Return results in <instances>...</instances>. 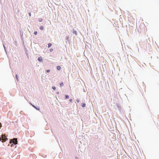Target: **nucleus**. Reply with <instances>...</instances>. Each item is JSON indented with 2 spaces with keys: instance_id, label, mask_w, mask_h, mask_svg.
I'll list each match as a JSON object with an SVG mask.
<instances>
[{
  "instance_id": "nucleus-1",
  "label": "nucleus",
  "mask_w": 159,
  "mask_h": 159,
  "mask_svg": "<svg viewBox=\"0 0 159 159\" xmlns=\"http://www.w3.org/2000/svg\"><path fill=\"white\" fill-rule=\"evenodd\" d=\"M13 143L14 144H16L17 143V139H11L10 141V143Z\"/></svg>"
},
{
  "instance_id": "nucleus-2",
  "label": "nucleus",
  "mask_w": 159,
  "mask_h": 159,
  "mask_svg": "<svg viewBox=\"0 0 159 159\" xmlns=\"http://www.w3.org/2000/svg\"><path fill=\"white\" fill-rule=\"evenodd\" d=\"M2 140L3 141H6L7 139L6 138V137L5 135H2Z\"/></svg>"
},
{
  "instance_id": "nucleus-3",
  "label": "nucleus",
  "mask_w": 159,
  "mask_h": 159,
  "mask_svg": "<svg viewBox=\"0 0 159 159\" xmlns=\"http://www.w3.org/2000/svg\"><path fill=\"white\" fill-rule=\"evenodd\" d=\"M38 60L40 62H42V61L43 59L41 57H39L38 58Z\"/></svg>"
},
{
  "instance_id": "nucleus-4",
  "label": "nucleus",
  "mask_w": 159,
  "mask_h": 159,
  "mask_svg": "<svg viewBox=\"0 0 159 159\" xmlns=\"http://www.w3.org/2000/svg\"><path fill=\"white\" fill-rule=\"evenodd\" d=\"M57 70H60L61 69V67L60 66H57Z\"/></svg>"
},
{
  "instance_id": "nucleus-5",
  "label": "nucleus",
  "mask_w": 159,
  "mask_h": 159,
  "mask_svg": "<svg viewBox=\"0 0 159 159\" xmlns=\"http://www.w3.org/2000/svg\"><path fill=\"white\" fill-rule=\"evenodd\" d=\"M40 29L41 30H43L44 29V27L43 26H41L40 27Z\"/></svg>"
},
{
  "instance_id": "nucleus-6",
  "label": "nucleus",
  "mask_w": 159,
  "mask_h": 159,
  "mask_svg": "<svg viewBox=\"0 0 159 159\" xmlns=\"http://www.w3.org/2000/svg\"><path fill=\"white\" fill-rule=\"evenodd\" d=\"M52 44L51 43H49L48 44V48L52 46Z\"/></svg>"
},
{
  "instance_id": "nucleus-7",
  "label": "nucleus",
  "mask_w": 159,
  "mask_h": 159,
  "mask_svg": "<svg viewBox=\"0 0 159 159\" xmlns=\"http://www.w3.org/2000/svg\"><path fill=\"white\" fill-rule=\"evenodd\" d=\"M60 86L61 87L63 86V83H61L60 84Z\"/></svg>"
},
{
  "instance_id": "nucleus-8",
  "label": "nucleus",
  "mask_w": 159,
  "mask_h": 159,
  "mask_svg": "<svg viewBox=\"0 0 159 159\" xmlns=\"http://www.w3.org/2000/svg\"><path fill=\"white\" fill-rule=\"evenodd\" d=\"M69 98V96L68 95H66L65 96V98L66 99H68Z\"/></svg>"
},
{
  "instance_id": "nucleus-9",
  "label": "nucleus",
  "mask_w": 159,
  "mask_h": 159,
  "mask_svg": "<svg viewBox=\"0 0 159 159\" xmlns=\"http://www.w3.org/2000/svg\"><path fill=\"white\" fill-rule=\"evenodd\" d=\"M52 89L54 90H55L56 89V87L54 86H53L52 87Z\"/></svg>"
},
{
  "instance_id": "nucleus-10",
  "label": "nucleus",
  "mask_w": 159,
  "mask_h": 159,
  "mask_svg": "<svg viewBox=\"0 0 159 159\" xmlns=\"http://www.w3.org/2000/svg\"><path fill=\"white\" fill-rule=\"evenodd\" d=\"M73 33L76 35V31H74L73 32Z\"/></svg>"
},
{
  "instance_id": "nucleus-11",
  "label": "nucleus",
  "mask_w": 159,
  "mask_h": 159,
  "mask_svg": "<svg viewBox=\"0 0 159 159\" xmlns=\"http://www.w3.org/2000/svg\"><path fill=\"white\" fill-rule=\"evenodd\" d=\"M37 33H37V31H35L34 32V34L35 35H37Z\"/></svg>"
},
{
  "instance_id": "nucleus-12",
  "label": "nucleus",
  "mask_w": 159,
  "mask_h": 159,
  "mask_svg": "<svg viewBox=\"0 0 159 159\" xmlns=\"http://www.w3.org/2000/svg\"><path fill=\"white\" fill-rule=\"evenodd\" d=\"M39 21H40V22H41V21H42V19H40L39 20Z\"/></svg>"
},
{
  "instance_id": "nucleus-13",
  "label": "nucleus",
  "mask_w": 159,
  "mask_h": 159,
  "mask_svg": "<svg viewBox=\"0 0 159 159\" xmlns=\"http://www.w3.org/2000/svg\"><path fill=\"white\" fill-rule=\"evenodd\" d=\"M53 50L52 48H51L50 49V52H52L53 51Z\"/></svg>"
},
{
  "instance_id": "nucleus-14",
  "label": "nucleus",
  "mask_w": 159,
  "mask_h": 159,
  "mask_svg": "<svg viewBox=\"0 0 159 159\" xmlns=\"http://www.w3.org/2000/svg\"><path fill=\"white\" fill-rule=\"evenodd\" d=\"M46 71L47 72H50V70H46Z\"/></svg>"
},
{
  "instance_id": "nucleus-15",
  "label": "nucleus",
  "mask_w": 159,
  "mask_h": 159,
  "mask_svg": "<svg viewBox=\"0 0 159 159\" xmlns=\"http://www.w3.org/2000/svg\"><path fill=\"white\" fill-rule=\"evenodd\" d=\"M85 104H83V106H83V107H85Z\"/></svg>"
},
{
  "instance_id": "nucleus-16",
  "label": "nucleus",
  "mask_w": 159,
  "mask_h": 159,
  "mask_svg": "<svg viewBox=\"0 0 159 159\" xmlns=\"http://www.w3.org/2000/svg\"><path fill=\"white\" fill-rule=\"evenodd\" d=\"M2 127V125L1 123H0V129L1 128V127Z\"/></svg>"
},
{
  "instance_id": "nucleus-17",
  "label": "nucleus",
  "mask_w": 159,
  "mask_h": 159,
  "mask_svg": "<svg viewBox=\"0 0 159 159\" xmlns=\"http://www.w3.org/2000/svg\"><path fill=\"white\" fill-rule=\"evenodd\" d=\"M72 99H70V100H69V101H70V102H72Z\"/></svg>"
},
{
  "instance_id": "nucleus-18",
  "label": "nucleus",
  "mask_w": 159,
  "mask_h": 159,
  "mask_svg": "<svg viewBox=\"0 0 159 159\" xmlns=\"http://www.w3.org/2000/svg\"><path fill=\"white\" fill-rule=\"evenodd\" d=\"M29 16H31V13H29Z\"/></svg>"
},
{
  "instance_id": "nucleus-19",
  "label": "nucleus",
  "mask_w": 159,
  "mask_h": 159,
  "mask_svg": "<svg viewBox=\"0 0 159 159\" xmlns=\"http://www.w3.org/2000/svg\"><path fill=\"white\" fill-rule=\"evenodd\" d=\"M2 140V138H0V141H1Z\"/></svg>"
},
{
  "instance_id": "nucleus-20",
  "label": "nucleus",
  "mask_w": 159,
  "mask_h": 159,
  "mask_svg": "<svg viewBox=\"0 0 159 159\" xmlns=\"http://www.w3.org/2000/svg\"><path fill=\"white\" fill-rule=\"evenodd\" d=\"M75 159H79V158L77 157H75Z\"/></svg>"
},
{
  "instance_id": "nucleus-21",
  "label": "nucleus",
  "mask_w": 159,
  "mask_h": 159,
  "mask_svg": "<svg viewBox=\"0 0 159 159\" xmlns=\"http://www.w3.org/2000/svg\"><path fill=\"white\" fill-rule=\"evenodd\" d=\"M16 79H17V75H16Z\"/></svg>"
},
{
  "instance_id": "nucleus-22",
  "label": "nucleus",
  "mask_w": 159,
  "mask_h": 159,
  "mask_svg": "<svg viewBox=\"0 0 159 159\" xmlns=\"http://www.w3.org/2000/svg\"><path fill=\"white\" fill-rule=\"evenodd\" d=\"M77 102H79V100H77Z\"/></svg>"
}]
</instances>
